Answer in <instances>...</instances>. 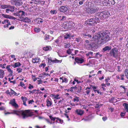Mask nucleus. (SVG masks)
I'll return each instance as SVG.
<instances>
[{
    "label": "nucleus",
    "mask_w": 128,
    "mask_h": 128,
    "mask_svg": "<svg viewBox=\"0 0 128 128\" xmlns=\"http://www.w3.org/2000/svg\"><path fill=\"white\" fill-rule=\"evenodd\" d=\"M110 33L108 32L101 31L93 35L92 40L97 43L100 41L102 44H104L110 40Z\"/></svg>",
    "instance_id": "f257e3e1"
},
{
    "label": "nucleus",
    "mask_w": 128,
    "mask_h": 128,
    "mask_svg": "<svg viewBox=\"0 0 128 128\" xmlns=\"http://www.w3.org/2000/svg\"><path fill=\"white\" fill-rule=\"evenodd\" d=\"M30 110H21L20 111H17L14 110L12 112H7L6 113H4L5 115L10 114H16L19 116L20 118L22 117V118L24 119L26 118L32 116V112H30Z\"/></svg>",
    "instance_id": "f03ea898"
},
{
    "label": "nucleus",
    "mask_w": 128,
    "mask_h": 128,
    "mask_svg": "<svg viewBox=\"0 0 128 128\" xmlns=\"http://www.w3.org/2000/svg\"><path fill=\"white\" fill-rule=\"evenodd\" d=\"M92 18L88 20L85 22V24L89 26H92L97 24V22L94 16H92Z\"/></svg>",
    "instance_id": "7ed1b4c3"
},
{
    "label": "nucleus",
    "mask_w": 128,
    "mask_h": 128,
    "mask_svg": "<svg viewBox=\"0 0 128 128\" xmlns=\"http://www.w3.org/2000/svg\"><path fill=\"white\" fill-rule=\"evenodd\" d=\"M118 49L114 48H113L110 50L109 54L111 56L116 58L118 55Z\"/></svg>",
    "instance_id": "20e7f679"
},
{
    "label": "nucleus",
    "mask_w": 128,
    "mask_h": 128,
    "mask_svg": "<svg viewBox=\"0 0 128 128\" xmlns=\"http://www.w3.org/2000/svg\"><path fill=\"white\" fill-rule=\"evenodd\" d=\"M68 10V6H61L58 9L60 12H64L66 15H68L69 14V13L66 12Z\"/></svg>",
    "instance_id": "39448f33"
},
{
    "label": "nucleus",
    "mask_w": 128,
    "mask_h": 128,
    "mask_svg": "<svg viewBox=\"0 0 128 128\" xmlns=\"http://www.w3.org/2000/svg\"><path fill=\"white\" fill-rule=\"evenodd\" d=\"M99 8L98 7H96L93 8H88L87 9V12L88 13L91 14L94 13L96 12H98Z\"/></svg>",
    "instance_id": "423d86ee"
},
{
    "label": "nucleus",
    "mask_w": 128,
    "mask_h": 128,
    "mask_svg": "<svg viewBox=\"0 0 128 128\" xmlns=\"http://www.w3.org/2000/svg\"><path fill=\"white\" fill-rule=\"evenodd\" d=\"M95 19L96 20L97 22H100V19H101L102 18H104V16L102 15V13L100 12V14H96L95 15H94Z\"/></svg>",
    "instance_id": "0eeeda50"
},
{
    "label": "nucleus",
    "mask_w": 128,
    "mask_h": 128,
    "mask_svg": "<svg viewBox=\"0 0 128 128\" xmlns=\"http://www.w3.org/2000/svg\"><path fill=\"white\" fill-rule=\"evenodd\" d=\"M87 47L89 49L95 50L97 48V46L94 42H93L89 44H88Z\"/></svg>",
    "instance_id": "6e6552de"
},
{
    "label": "nucleus",
    "mask_w": 128,
    "mask_h": 128,
    "mask_svg": "<svg viewBox=\"0 0 128 128\" xmlns=\"http://www.w3.org/2000/svg\"><path fill=\"white\" fill-rule=\"evenodd\" d=\"M112 47L110 46H107L104 47L102 51L103 52H108L110 50L112 49Z\"/></svg>",
    "instance_id": "1a4fd4ad"
},
{
    "label": "nucleus",
    "mask_w": 128,
    "mask_h": 128,
    "mask_svg": "<svg viewBox=\"0 0 128 128\" xmlns=\"http://www.w3.org/2000/svg\"><path fill=\"white\" fill-rule=\"evenodd\" d=\"M2 8L4 9L6 8H9L11 9H14V7L10 5L2 4L1 6Z\"/></svg>",
    "instance_id": "9d476101"
},
{
    "label": "nucleus",
    "mask_w": 128,
    "mask_h": 128,
    "mask_svg": "<svg viewBox=\"0 0 128 128\" xmlns=\"http://www.w3.org/2000/svg\"><path fill=\"white\" fill-rule=\"evenodd\" d=\"M75 60L76 62L80 64L82 63L84 61V60L83 59L78 57L76 58L75 59Z\"/></svg>",
    "instance_id": "9b49d317"
},
{
    "label": "nucleus",
    "mask_w": 128,
    "mask_h": 128,
    "mask_svg": "<svg viewBox=\"0 0 128 128\" xmlns=\"http://www.w3.org/2000/svg\"><path fill=\"white\" fill-rule=\"evenodd\" d=\"M62 26L64 29H67L70 28L72 26L70 25L68 22H64Z\"/></svg>",
    "instance_id": "f8f14e48"
},
{
    "label": "nucleus",
    "mask_w": 128,
    "mask_h": 128,
    "mask_svg": "<svg viewBox=\"0 0 128 128\" xmlns=\"http://www.w3.org/2000/svg\"><path fill=\"white\" fill-rule=\"evenodd\" d=\"M9 104H12V106H14L16 108H17L18 107V105L16 103L15 100L14 99L11 100Z\"/></svg>",
    "instance_id": "ddd939ff"
},
{
    "label": "nucleus",
    "mask_w": 128,
    "mask_h": 128,
    "mask_svg": "<svg viewBox=\"0 0 128 128\" xmlns=\"http://www.w3.org/2000/svg\"><path fill=\"white\" fill-rule=\"evenodd\" d=\"M115 2L114 0H108V4L107 6H109L113 5L114 4Z\"/></svg>",
    "instance_id": "4468645a"
},
{
    "label": "nucleus",
    "mask_w": 128,
    "mask_h": 128,
    "mask_svg": "<svg viewBox=\"0 0 128 128\" xmlns=\"http://www.w3.org/2000/svg\"><path fill=\"white\" fill-rule=\"evenodd\" d=\"M21 21H22L23 22H27L29 23L30 22V19L28 18H24L22 17V19L21 20H20Z\"/></svg>",
    "instance_id": "2eb2a0df"
},
{
    "label": "nucleus",
    "mask_w": 128,
    "mask_h": 128,
    "mask_svg": "<svg viewBox=\"0 0 128 128\" xmlns=\"http://www.w3.org/2000/svg\"><path fill=\"white\" fill-rule=\"evenodd\" d=\"M42 19L40 18H36L34 20V22L36 23L40 24V22L42 23L43 22L42 20Z\"/></svg>",
    "instance_id": "dca6fc26"
},
{
    "label": "nucleus",
    "mask_w": 128,
    "mask_h": 128,
    "mask_svg": "<svg viewBox=\"0 0 128 128\" xmlns=\"http://www.w3.org/2000/svg\"><path fill=\"white\" fill-rule=\"evenodd\" d=\"M75 112L76 114L80 115H82L84 113L83 111L81 110L77 109Z\"/></svg>",
    "instance_id": "f3484780"
},
{
    "label": "nucleus",
    "mask_w": 128,
    "mask_h": 128,
    "mask_svg": "<svg viewBox=\"0 0 128 128\" xmlns=\"http://www.w3.org/2000/svg\"><path fill=\"white\" fill-rule=\"evenodd\" d=\"M21 65V64L20 62H17L15 63L13 65L12 64V65H11V66H13L14 68H15L16 67H19Z\"/></svg>",
    "instance_id": "a211bd4d"
},
{
    "label": "nucleus",
    "mask_w": 128,
    "mask_h": 128,
    "mask_svg": "<svg viewBox=\"0 0 128 128\" xmlns=\"http://www.w3.org/2000/svg\"><path fill=\"white\" fill-rule=\"evenodd\" d=\"M18 0H11L10 2L12 5H16Z\"/></svg>",
    "instance_id": "6ab92c4d"
},
{
    "label": "nucleus",
    "mask_w": 128,
    "mask_h": 128,
    "mask_svg": "<svg viewBox=\"0 0 128 128\" xmlns=\"http://www.w3.org/2000/svg\"><path fill=\"white\" fill-rule=\"evenodd\" d=\"M4 74V71L0 69V78H2L4 76L3 75Z\"/></svg>",
    "instance_id": "aec40b11"
},
{
    "label": "nucleus",
    "mask_w": 128,
    "mask_h": 128,
    "mask_svg": "<svg viewBox=\"0 0 128 128\" xmlns=\"http://www.w3.org/2000/svg\"><path fill=\"white\" fill-rule=\"evenodd\" d=\"M123 105L124 108L126 110V112H128V104L126 103H124Z\"/></svg>",
    "instance_id": "412c9836"
},
{
    "label": "nucleus",
    "mask_w": 128,
    "mask_h": 128,
    "mask_svg": "<svg viewBox=\"0 0 128 128\" xmlns=\"http://www.w3.org/2000/svg\"><path fill=\"white\" fill-rule=\"evenodd\" d=\"M51 49V47L50 46H47L46 47H44L43 48V50L45 51L50 50Z\"/></svg>",
    "instance_id": "4be33fe9"
},
{
    "label": "nucleus",
    "mask_w": 128,
    "mask_h": 128,
    "mask_svg": "<svg viewBox=\"0 0 128 128\" xmlns=\"http://www.w3.org/2000/svg\"><path fill=\"white\" fill-rule=\"evenodd\" d=\"M47 103L46 106L48 107L50 106L52 104V102L48 99H47L46 101Z\"/></svg>",
    "instance_id": "5701e85b"
},
{
    "label": "nucleus",
    "mask_w": 128,
    "mask_h": 128,
    "mask_svg": "<svg viewBox=\"0 0 128 128\" xmlns=\"http://www.w3.org/2000/svg\"><path fill=\"white\" fill-rule=\"evenodd\" d=\"M22 4V3L21 1L20 0H18L16 6H19L21 5Z\"/></svg>",
    "instance_id": "b1692460"
},
{
    "label": "nucleus",
    "mask_w": 128,
    "mask_h": 128,
    "mask_svg": "<svg viewBox=\"0 0 128 128\" xmlns=\"http://www.w3.org/2000/svg\"><path fill=\"white\" fill-rule=\"evenodd\" d=\"M77 89L78 90L76 91V92L78 93H80L82 91V88L80 86H78L77 87Z\"/></svg>",
    "instance_id": "393cba45"
},
{
    "label": "nucleus",
    "mask_w": 128,
    "mask_h": 128,
    "mask_svg": "<svg viewBox=\"0 0 128 128\" xmlns=\"http://www.w3.org/2000/svg\"><path fill=\"white\" fill-rule=\"evenodd\" d=\"M101 13H102V15H103L104 16V15L106 16L108 15V14H109V13L108 12V11H106L102 12Z\"/></svg>",
    "instance_id": "a878e982"
},
{
    "label": "nucleus",
    "mask_w": 128,
    "mask_h": 128,
    "mask_svg": "<svg viewBox=\"0 0 128 128\" xmlns=\"http://www.w3.org/2000/svg\"><path fill=\"white\" fill-rule=\"evenodd\" d=\"M2 15L4 18L10 19V16L9 15L5 14H2Z\"/></svg>",
    "instance_id": "bb28decb"
},
{
    "label": "nucleus",
    "mask_w": 128,
    "mask_h": 128,
    "mask_svg": "<svg viewBox=\"0 0 128 128\" xmlns=\"http://www.w3.org/2000/svg\"><path fill=\"white\" fill-rule=\"evenodd\" d=\"M19 13L20 14V16L21 17H23L25 16V12L23 11H20L19 12Z\"/></svg>",
    "instance_id": "cd10ccee"
},
{
    "label": "nucleus",
    "mask_w": 128,
    "mask_h": 128,
    "mask_svg": "<svg viewBox=\"0 0 128 128\" xmlns=\"http://www.w3.org/2000/svg\"><path fill=\"white\" fill-rule=\"evenodd\" d=\"M49 35L46 34L44 36V40H49Z\"/></svg>",
    "instance_id": "c85d7f7f"
},
{
    "label": "nucleus",
    "mask_w": 128,
    "mask_h": 128,
    "mask_svg": "<svg viewBox=\"0 0 128 128\" xmlns=\"http://www.w3.org/2000/svg\"><path fill=\"white\" fill-rule=\"evenodd\" d=\"M78 5V2L77 0H75L74 1L73 4V6L74 7H77V6Z\"/></svg>",
    "instance_id": "c756f323"
},
{
    "label": "nucleus",
    "mask_w": 128,
    "mask_h": 128,
    "mask_svg": "<svg viewBox=\"0 0 128 128\" xmlns=\"http://www.w3.org/2000/svg\"><path fill=\"white\" fill-rule=\"evenodd\" d=\"M71 34H67L65 35L64 36V38L66 39H67L68 38H70V37H71Z\"/></svg>",
    "instance_id": "7c9ffc66"
},
{
    "label": "nucleus",
    "mask_w": 128,
    "mask_h": 128,
    "mask_svg": "<svg viewBox=\"0 0 128 128\" xmlns=\"http://www.w3.org/2000/svg\"><path fill=\"white\" fill-rule=\"evenodd\" d=\"M57 120L56 122H59L60 123L62 124L63 122V120L58 118H57Z\"/></svg>",
    "instance_id": "2f4dec72"
},
{
    "label": "nucleus",
    "mask_w": 128,
    "mask_h": 128,
    "mask_svg": "<svg viewBox=\"0 0 128 128\" xmlns=\"http://www.w3.org/2000/svg\"><path fill=\"white\" fill-rule=\"evenodd\" d=\"M40 30V28L39 27H36L34 28V31L37 32H38Z\"/></svg>",
    "instance_id": "473e14b6"
},
{
    "label": "nucleus",
    "mask_w": 128,
    "mask_h": 128,
    "mask_svg": "<svg viewBox=\"0 0 128 128\" xmlns=\"http://www.w3.org/2000/svg\"><path fill=\"white\" fill-rule=\"evenodd\" d=\"M124 73L128 79V70L126 69Z\"/></svg>",
    "instance_id": "72a5a7b5"
},
{
    "label": "nucleus",
    "mask_w": 128,
    "mask_h": 128,
    "mask_svg": "<svg viewBox=\"0 0 128 128\" xmlns=\"http://www.w3.org/2000/svg\"><path fill=\"white\" fill-rule=\"evenodd\" d=\"M66 16H62V18L60 19V21H64L66 20Z\"/></svg>",
    "instance_id": "f704fd0d"
},
{
    "label": "nucleus",
    "mask_w": 128,
    "mask_h": 128,
    "mask_svg": "<svg viewBox=\"0 0 128 128\" xmlns=\"http://www.w3.org/2000/svg\"><path fill=\"white\" fill-rule=\"evenodd\" d=\"M23 102H26L28 100V98L26 97H24L22 96L21 98Z\"/></svg>",
    "instance_id": "c9c22d12"
},
{
    "label": "nucleus",
    "mask_w": 128,
    "mask_h": 128,
    "mask_svg": "<svg viewBox=\"0 0 128 128\" xmlns=\"http://www.w3.org/2000/svg\"><path fill=\"white\" fill-rule=\"evenodd\" d=\"M50 13L51 14H56L57 13V11L56 10H51L50 11Z\"/></svg>",
    "instance_id": "e433bc0d"
},
{
    "label": "nucleus",
    "mask_w": 128,
    "mask_h": 128,
    "mask_svg": "<svg viewBox=\"0 0 128 128\" xmlns=\"http://www.w3.org/2000/svg\"><path fill=\"white\" fill-rule=\"evenodd\" d=\"M102 106V104H96V105L95 106V108H99Z\"/></svg>",
    "instance_id": "4c0bfd02"
},
{
    "label": "nucleus",
    "mask_w": 128,
    "mask_h": 128,
    "mask_svg": "<svg viewBox=\"0 0 128 128\" xmlns=\"http://www.w3.org/2000/svg\"><path fill=\"white\" fill-rule=\"evenodd\" d=\"M10 91L11 95H13L14 94V95H16V93L13 90L11 89Z\"/></svg>",
    "instance_id": "58836bf2"
},
{
    "label": "nucleus",
    "mask_w": 128,
    "mask_h": 128,
    "mask_svg": "<svg viewBox=\"0 0 128 128\" xmlns=\"http://www.w3.org/2000/svg\"><path fill=\"white\" fill-rule=\"evenodd\" d=\"M16 16H18L20 18L21 20L22 18V17H21L20 16V13H19V12H17V14H16Z\"/></svg>",
    "instance_id": "ea45409f"
},
{
    "label": "nucleus",
    "mask_w": 128,
    "mask_h": 128,
    "mask_svg": "<svg viewBox=\"0 0 128 128\" xmlns=\"http://www.w3.org/2000/svg\"><path fill=\"white\" fill-rule=\"evenodd\" d=\"M108 1L107 0H104L102 2V3L104 5L107 6L108 4Z\"/></svg>",
    "instance_id": "a19ab883"
},
{
    "label": "nucleus",
    "mask_w": 128,
    "mask_h": 128,
    "mask_svg": "<svg viewBox=\"0 0 128 128\" xmlns=\"http://www.w3.org/2000/svg\"><path fill=\"white\" fill-rule=\"evenodd\" d=\"M49 117L50 119L54 121L56 119H57V118L53 117L52 116H50Z\"/></svg>",
    "instance_id": "79ce46f5"
},
{
    "label": "nucleus",
    "mask_w": 128,
    "mask_h": 128,
    "mask_svg": "<svg viewBox=\"0 0 128 128\" xmlns=\"http://www.w3.org/2000/svg\"><path fill=\"white\" fill-rule=\"evenodd\" d=\"M22 69L20 68H17V71H18V73H19L21 72Z\"/></svg>",
    "instance_id": "37998d69"
},
{
    "label": "nucleus",
    "mask_w": 128,
    "mask_h": 128,
    "mask_svg": "<svg viewBox=\"0 0 128 128\" xmlns=\"http://www.w3.org/2000/svg\"><path fill=\"white\" fill-rule=\"evenodd\" d=\"M78 98L76 96L75 98L73 99V101L74 102L77 101V102H78L79 100Z\"/></svg>",
    "instance_id": "c03bdc74"
},
{
    "label": "nucleus",
    "mask_w": 128,
    "mask_h": 128,
    "mask_svg": "<svg viewBox=\"0 0 128 128\" xmlns=\"http://www.w3.org/2000/svg\"><path fill=\"white\" fill-rule=\"evenodd\" d=\"M99 55V57H101L102 56V55L100 54L99 52H98L96 53L95 54V57H97V56Z\"/></svg>",
    "instance_id": "a18cd8bd"
},
{
    "label": "nucleus",
    "mask_w": 128,
    "mask_h": 128,
    "mask_svg": "<svg viewBox=\"0 0 128 128\" xmlns=\"http://www.w3.org/2000/svg\"><path fill=\"white\" fill-rule=\"evenodd\" d=\"M86 36H86V37L87 38H91L92 37V36L91 35L88 34H86Z\"/></svg>",
    "instance_id": "49530a36"
},
{
    "label": "nucleus",
    "mask_w": 128,
    "mask_h": 128,
    "mask_svg": "<svg viewBox=\"0 0 128 128\" xmlns=\"http://www.w3.org/2000/svg\"><path fill=\"white\" fill-rule=\"evenodd\" d=\"M68 80L66 78H64V79L62 80V82H65L66 83L68 82Z\"/></svg>",
    "instance_id": "de8ad7c7"
},
{
    "label": "nucleus",
    "mask_w": 128,
    "mask_h": 128,
    "mask_svg": "<svg viewBox=\"0 0 128 128\" xmlns=\"http://www.w3.org/2000/svg\"><path fill=\"white\" fill-rule=\"evenodd\" d=\"M66 45H64V47L65 48H69L70 47V45L69 43L68 44H67L66 43Z\"/></svg>",
    "instance_id": "09e8293b"
},
{
    "label": "nucleus",
    "mask_w": 128,
    "mask_h": 128,
    "mask_svg": "<svg viewBox=\"0 0 128 128\" xmlns=\"http://www.w3.org/2000/svg\"><path fill=\"white\" fill-rule=\"evenodd\" d=\"M84 2V0L80 1L79 2V4L80 5H82Z\"/></svg>",
    "instance_id": "8fccbe9b"
},
{
    "label": "nucleus",
    "mask_w": 128,
    "mask_h": 128,
    "mask_svg": "<svg viewBox=\"0 0 128 128\" xmlns=\"http://www.w3.org/2000/svg\"><path fill=\"white\" fill-rule=\"evenodd\" d=\"M93 54V53L92 52H88V53L86 54L87 56H88L90 54Z\"/></svg>",
    "instance_id": "3c124183"
},
{
    "label": "nucleus",
    "mask_w": 128,
    "mask_h": 128,
    "mask_svg": "<svg viewBox=\"0 0 128 128\" xmlns=\"http://www.w3.org/2000/svg\"><path fill=\"white\" fill-rule=\"evenodd\" d=\"M34 88V87L33 86L31 85L30 84H29V86L28 87V88H29V89H31L32 88Z\"/></svg>",
    "instance_id": "603ef678"
},
{
    "label": "nucleus",
    "mask_w": 128,
    "mask_h": 128,
    "mask_svg": "<svg viewBox=\"0 0 128 128\" xmlns=\"http://www.w3.org/2000/svg\"><path fill=\"white\" fill-rule=\"evenodd\" d=\"M42 74L43 75H46L47 76L48 75V76H50V74H46L45 72H43L41 74Z\"/></svg>",
    "instance_id": "864d4df0"
},
{
    "label": "nucleus",
    "mask_w": 128,
    "mask_h": 128,
    "mask_svg": "<svg viewBox=\"0 0 128 128\" xmlns=\"http://www.w3.org/2000/svg\"><path fill=\"white\" fill-rule=\"evenodd\" d=\"M10 9L9 8H7L6 10V13H9V11H10Z\"/></svg>",
    "instance_id": "5fc2aeb1"
},
{
    "label": "nucleus",
    "mask_w": 128,
    "mask_h": 128,
    "mask_svg": "<svg viewBox=\"0 0 128 128\" xmlns=\"http://www.w3.org/2000/svg\"><path fill=\"white\" fill-rule=\"evenodd\" d=\"M20 85L22 87L24 86L25 85L22 82H20Z\"/></svg>",
    "instance_id": "6e6d98bb"
},
{
    "label": "nucleus",
    "mask_w": 128,
    "mask_h": 128,
    "mask_svg": "<svg viewBox=\"0 0 128 128\" xmlns=\"http://www.w3.org/2000/svg\"><path fill=\"white\" fill-rule=\"evenodd\" d=\"M37 81L38 82V84H40L42 83V82H43V81L42 80H38Z\"/></svg>",
    "instance_id": "4d7b16f0"
},
{
    "label": "nucleus",
    "mask_w": 128,
    "mask_h": 128,
    "mask_svg": "<svg viewBox=\"0 0 128 128\" xmlns=\"http://www.w3.org/2000/svg\"><path fill=\"white\" fill-rule=\"evenodd\" d=\"M46 64L44 63H42L41 64L40 66V67H41L42 66H43V68H44L46 66Z\"/></svg>",
    "instance_id": "13d9d810"
},
{
    "label": "nucleus",
    "mask_w": 128,
    "mask_h": 128,
    "mask_svg": "<svg viewBox=\"0 0 128 128\" xmlns=\"http://www.w3.org/2000/svg\"><path fill=\"white\" fill-rule=\"evenodd\" d=\"M46 120L48 123H50V124H52V122L50 121V120L49 119H46Z\"/></svg>",
    "instance_id": "bf43d9fd"
},
{
    "label": "nucleus",
    "mask_w": 128,
    "mask_h": 128,
    "mask_svg": "<svg viewBox=\"0 0 128 128\" xmlns=\"http://www.w3.org/2000/svg\"><path fill=\"white\" fill-rule=\"evenodd\" d=\"M50 61L52 62L56 63V58H55V60H52L51 59H50Z\"/></svg>",
    "instance_id": "052dcab7"
},
{
    "label": "nucleus",
    "mask_w": 128,
    "mask_h": 128,
    "mask_svg": "<svg viewBox=\"0 0 128 128\" xmlns=\"http://www.w3.org/2000/svg\"><path fill=\"white\" fill-rule=\"evenodd\" d=\"M48 64L49 65H51L52 64L51 63L52 62L50 61V59H49V58L48 59Z\"/></svg>",
    "instance_id": "680f3d73"
},
{
    "label": "nucleus",
    "mask_w": 128,
    "mask_h": 128,
    "mask_svg": "<svg viewBox=\"0 0 128 128\" xmlns=\"http://www.w3.org/2000/svg\"><path fill=\"white\" fill-rule=\"evenodd\" d=\"M94 91L95 92H97V93L98 94H99V93H100L99 90H94Z\"/></svg>",
    "instance_id": "e2e57ef3"
},
{
    "label": "nucleus",
    "mask_w": 128,
    "mask_h": 128,
    "mask_svg": "<svg viewBox=\"0 0 128 128\" xmlns=\"http://www.w3.org/2000/svg\"><path fill=\"white\" fill-rule=\"evenodd\" d=\"M102 119L104 121H105L107 119V118L106 117H103L102 118Z\"/></svg>",
    "instance_id": "0e129e2a"
},
{
    "label": "nucleus",
    "mask_w": 128,
    "mask_h": 128,
    "mask_svg": "<svg viewBox=\"0 0 128 128\" xmlns=\"http://www.w3.org/2000/svg\"><path fill=\"white\" fill-rule=\"evenodd\" d=\"M120 87L123 88V89H124V91H126V88H125L124 86L121 85L120 86Z\"/></svg>",
    "instance_id": "69168bd1"
},
{
    "label": "nucleus",
    "mask_w": 128,
    "mask_h": 128,
    "mask_svg": "<svg viewBox=\"0 0 128 128\" xmlns=\"http://www.w3.org/2000/svg\"><path fill=\"white\" fill-rule=\"evenodd\" d=\"M44 0H41V4H42V5H44V4H45V1H43Z\"/></svg>",
    "instance_id": "338daca9"
},
{
    "label": "nucleus",
    "mask_w": 128,
    "mask_h": 128,
    "mask_svg": "<svg viewBox=\"0 0 128 128\" xmlns=\"http://www.w3.org/2000/svg\"><path fill=\"white\" fill-rule=\"evenodd\" d=\"M14 26H12L9 28V30H11V29H14Z\"/></svg>",
    "instance_id": "774afa93"
}]
</instances>
